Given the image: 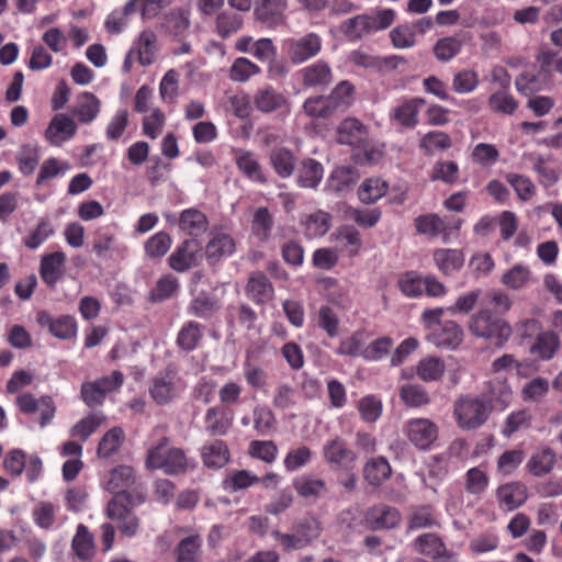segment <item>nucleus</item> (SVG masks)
I'll list each match as a JSON object with an SVG mask.
<instances>
[{
	"instance_id": "obj_1",
	"label": "nucleus",
	"mask_w": 562,
	"mask_h": 562,
	"mask_svg": "<svg viewBox=\"0 0 562 562\" xmlns=\"http://www.w3.org/2000/svg\"><path fill=\"white\" fill-rule=\"evenodd\" d=\"M145 468L150 471L160 470L166 475H182L195 468V461L179 447H171L166 436L153 443L146 453Z\"/></svg>"
},
{
	"instance_id": "obj_2",
	"label": "nucleus",
	"mask_w": 562,
	"mask_h": 562,
	"mask_svg": "<svg viewBox=\"0 0 562 562\" xmlns=\"http://www.w3.org/2000/svg\"><path fill=\"white\" fill-rule=\"evenodd\" d=\"M467 325L474 337L485 339L497 348L504 347L513 334L510 324L490 308H480L469 317Z\"/></svg>"
},
{
	"instance_id": "obj_3",
	"label": "nucleus",
	"mask_w": 562,
	"mask_h": 562,
	"mask_svg": "<svg viewBox=\"0 0 562 562\" xmlns=\"http://www.w3.org/2000/svg\"><path fill=\"white\" fill-rule=\"evenodd\" d=\"M394 19L393 9L379 10L374 14H359L346 20L341 31L349 40H360L364 35L387 29Z\"/></svg>"
},
{
	"instance_id": "obj_4",
	"label": "nucleus",
	"mask_w": 562,
	"mask_h": 562,
	"mask_svg": "<svg viewBox=\"0 0 562 562\" xmlns=\"http://www.w3.org/2000/svg\"><path fill=\"white\" fill-rule=\"evenodd\" d=\"M493 412V405L481 397H461L454 403L453 415L462 430L482 427Z\"/></svg>"
},
{
	"instance_id": "obj_5",
	"label": "nucleus",
	"mask_w": 562,
	"mask_h": 562,
	"mask_svg": "<svg viewBox=\"0 0 562 562\" xmlns=\"http://www.w3.org/2000/svg\"><path fill=\"white\" fill-rule=\"evenodd\" d=\"M134 486H136V475L132 467L117 465L111 470L106 482V490L114 495L113 497L124 495L122 501H127L132 506L142 505L146 499V495L137 488L128 491V488Z\"/></svg>"
},
{
	"instance_id": "obj_6",
	"label": "nucleus",
	"mask_w": 562,
	"mask_h": 562,
	"mask_svg": "<svg viewBox=\"0 0 562 562\" xmlns=\"http://www.w3.org/2000/svg\"><path fill=\"white\" fill-rule=\"evenodd\" d=\"M181 378L173 364H168L165 370L155 375L148 386L153 401L160 406L168 405L176 400L181 392Z\"/></svg>"
},
{
	"instance_id": "obj_7",
	"label": "nucleus",
	"mask_w": 562,
	"mask_h": 562,
	"mask_svg": "<svg viewBox=\"0 0 562 562\" xmlns=\"http://www.w3.org/2000/svg\"><path fill=\"white\" fill-rule=\"evenodd\" d=\"M124 375L121 371H113L111 375L99 378L92 382H85L80 387V396L88 407H97L104 403L109 393L122 386Z\"/></svg>"
},
{
	"instance_id": "obj_8",
	"label": "nucleus",
	"mask_w": 562,
	"mask_h": 562,
	"mask_svg": "<svg viewBox=\"0 0 562 562\" xmlns=\"http://www.w3.org/2000/svg\"><path fill=\"white\" fill-rule=\"evenodd\" d=\"M119 497H112L106 505V516L111 520L117 521L121 533L127 538L135 537L139 530V518L132 512V506L127 501Z\"/></svg>"
},
{
	"instance_id": "obj_9",
	"label": "nucleus",
	"mask_w": 562,
	"mask_h": 562,
	"mask_svg": "<svg viewBox=\"0 0 562 562\" xmlns=\"http://www.w3.org/2000/svg\"><path fill=\"white\" fill-rule=\"evenodd\" d=\"M297 80L305 89L324 91L334 82L333 69L326 60H316L296 72Z\"/></svg>"
},
{
	"instance_id": "obj_10",
	"label": "nucleus",
	"mask_w": 562,
	"mask_h": 562,
	"mask_svg": "<svg viewBox=\"0 0 562 562\" xmlns=\"http://www.w3.org/2000/svg\"><path fill=\"white\" fill-rule=\"evenodd\" d=\"M438 426L428 418H412L404 426L408 441L419 450H429L438 438Z\"/></svg>"
},
{
	"instance_id": "obj_11",
	"label": "nucleus",
	"mask_w": 562,
	"mask_h": 562,
	"mask_svg": "<svg viewBox=\"0 0 562 562\" xmlns=\"http://www.w3.org/2000/svg\"><path fill=\"white\" fill-rule=\"evenodd\" d=\"M202 245L196 238L184 239L169 256V267L183 273L199 266Z\"/></svg>"
},
{
	"instance_id": "obj_12",
	"label": "nucleus",
	"mask_w": 562,
	"mask_h": 562,
	"mask_svg": "<svg viewBox=\"0 0 562 562\" xmlns=\"http://www.w3.org/2000/svg\"><path fill=\"white\" fill-rule=\"evenodd\" d=\"M323 457L327 464L340 469H352L357 462V453L349 447L348 442L336 436L323 445Z\"/></svg>"
},
{
	"instance_id": "obj_13",
	"label": "nucleus",
	"mask_w": 562,
	"mask_h": 562,
	"mask_svg": "<svg viewBox=\"0 0 562 562\" xmlns=\"http://www.w3.org/2000/svg\"><path fill=\"white\" fill-rule=\"evenodd\" d=\"M321 50L322 38L313 32L288 42V56L294 65H300L314 58Z\"/></svg>"
},
{
	"instance_id": "obj_14",
	"label": "nucleus",
	"mask_w": 562,
	"mask_h": 562,
	"mask_svg": "<svg viewBox=\"0 0 562 562\" xmlns=\"http://www.w3.org/2000/svg\"><path fill=\"white\" fill-rule=\"evenodd\" d=\"M36 322L42 327L47 328L54 337L61 340L71 339L77 335V322L70 315L53 317L48 312L40 311L36 314Z\"/></svg>"
},
{
	"instance_id": "obj_15",
	"label": "nucleus",
	"mask_w": 562,
	"mask_h": 562,
	"mask_svg": "<svg viewBox=\"0 0 562 562\" xmlns=\"http://www.w3.org/2000/svg\"><path fill=\"white\" fill-rule=\"evenodd\" d=\"M286 0H256L254 15L268 27L276 29L285 22Z\"/></svg>"
},
{
	"instance_id": "obj_16",
	"label": "nucleus",
	"mask_w": 562,
	"mask_h": 562,
	"mask_svg": "<svg viewBox=\"0 0 562 562\" xmlns=\"http://www.w3.org/2000/svg\"><path fill=\"white\" fill-rule=\"evenodd\" d=\"M16 405L24 414H33L40 409V424L42 427H45L52 422L56 412L53 398L47 395L36 400L31 393H23L16 397Z\"/></svg>"
},
{
	"instance_id": "obj_17",
	"label": "nucleus",
	"mask_w": 562,
	"mask_h": 562,
	"mask_svg": "<svg viewBox=\"0 0 562 562\" xmlns=\"http://www.w3.org/2000/svg\"><path fill=\"white\" fill-rule=\"evenodd\" d=\"M495 496L501 509L513 512L526 503L528 490L524 483L514 481L499 485Z\"/></svg>"
},
{
	"instance_id": "obj_18",
	"label": "nucleus",
	"mask_w": 562,
	"mask_h": 562,
	"mask_svg": "<svg viewBox=\"0 0 562 562\" xmlns=\"http://www.w3.org/2000/svg\"><path fill=\"white\" fill-rule=\"evenodd\" d=\"M175 0H128L122 8L124 18L139 14L143 21L157 18L162 10L172 4Z\"/></svg>"
},
{
	"instance_id": "obj_19",
	"label": "nucleus",
	"mask_w": 562,
	"mask_h": 562,
	"mask_svg": "<svg viewBox=\"0 0 562 562\" xmlns=\"http://www.w3.org/2000/svg\"><path fill=\"white\" fill-rule=\"evenodd\" d=\"M77 132L75 121L64 113L53 116L45 131V138L54 146H60L69 140Z\"/></svg>"
},
{
	"instance_id": "obj_20",
	"label": "nucleus",
	"mask_w": 562,
	"mask_h": 562,
	"mask_svg": "<svg viewBox=\"0 0 562 562\" xmlns=\"http://www.w3.org/2000/svg\"><path fill=\"white\" fill-rule=\"evenodd\" d=\"M245 291L247 296L257 305H265L274 295L272 283L261 271H255L249 276Z\"/></svg>"
},
{
	"instance_id": "obj_21",
	"label": "nucleus",
	"mask_w": 562,
	"mask_h": 562,
	"mask_svg": "<svg viewBox=\"0 0 562 562\" xmlns=\"http://www.w3.org/2000/svg\"><path fill=\"white\" fill-rule=\"evenodd\" d=\"M252 103L257 111L261 113H272L288 108V99L272 86L258 89L254 97Z\"/></svg>"
},
{
	"instance_id": "obj_22",
	"label": "nucleus",
	"mask_w": 562,
	"mask_h": 562,
	"mask_svg": "<svg viewBox=\"0 0 562 562\" xmlns=\"http://www.w3.org/2000/svg\"><path fill=\"white\" fill-rule=\"evenodd\" d=\"M463 329L454 321H446L431 331L428 339L437 347L456 349L463 341Z\"/></svg>"
},
{
	"instance_id": "obj_23",
	"label": "nucleus",
	"mask_w": 562,
	"mask_h": 562,
	"mask_svg": "<svg viewBox=\"0 0 562 562\" xmlns=\"http://www.w3.org/2000/svg\"><path fill=\"white\" fill-rule=\"evenodd\" d=\"M220 310V300L214 294L201 291L190 301L187 313L196 318L209 321L213 318Z\"/></svg>"
},
{
	"instance_id": "obj_24",
	"label": "nucleus",
	"mask_w": 562,
	"mask_h": 562,
	"mask_svg": "<svg viewBox=\"0 0 562 562\" xmlns=\"http://www.w3.org/2000/svg\"><path fill=\"white\" fill-rule=\"evenodd\" d=\"M66 255L63 251H54L42 257L40 265V274L42 280L49 286L54 288L61 279Z\"/></svg>"
},
{
	"instance_id": "obj_25",
	"label": "nucleus",
	"mask_w": 562,
	"mask_h": 562,
	"mask_svg": "<svg viewBox=\"0 0 562 562\" xmlns=\"http://www.w3.org/2000/svg\"><path fill=\"white\" fill-rule=\"evenodd\" d=\"M201 458L206 468L222 469L229 462L231 451L225 441L214 439L202 446Z\"/></svg>"
},
{
	"instance_id": "obj_26",
	"label": "nucleus",
	"mask_w": 562,
	"mask_h": 562,
	"mask_svg": "<svg viewBox=\"0 0 562 562\" xmlns=\"http://www.w3.org/2000/svg\"><path fill=\"white\" fill-rule=\"evenodd\" d=\"M368 138L366 126L357 119H345L337 128V142L356 148Z\"/></svg>"
},
{
	"instance_id": "obj_27",
	"label": "nucleus",
	"mask_w": 562,
	"mask_h": 562,
	"mask_svg": "<svg viewBox=\"0 0 562 562\" xmlns=\"http://www.w3.org/2000/svg\"><path fill=\"white\" fill-rule=\"evenodd\" d=\"M425 103V99L419 97L407 99L393 109L391 119L403 127L414 128L418 124L419 110Z\"/></svg>"
},
{
	"instance_id": "obj_28",
	"label": "nucleus",
	"mask_w": 562,
	"mask_h": 562,
	"mask_svg": "<svg viewBox=\"0 0 562 562\" xmlns=\"http://www.w3.org/2000/svg\"><path fill=\"white\" fill-rule=\"evenodd\" d=\"M178 225L184 234L196 238L207 231L209 220L202 211L191 207L180 213Z\"/></svg>"
},
{
	"instance_id": "obj_29",
	"label": "nucleus",
	"mask_w": 562,
	"mask_h": 562,
	"mask_svg": "<svg viewBox=\"0 0 562 562\" xmlns=\"http://www.w3.org/2000/svg\"><path fill=\"white\" fill-rule=\"evenodd\" d=\"M437 269L443 276H451L460 271L464 265V255L460 249L440 248L432 254Z\"/></svg>"
},
{
	"instance_id": "obj_30",
	"label": "nucleus",
	"mask_w": 562,
	"mask_h": 562,
	"mask_svg": "<svg viewBox=\"0 0 562 562\" xmlns=\"http://www.w3.org/2000/svg\"><path fill=\"white\" fill-rule=\"evenodd\" d=\"M269 161L276 173L286 179L294 173L297 159L291 149L279 146L271 149Z\"/></svg>"
},
{
	"instance_id": "obj_31",
	"label": "nucleus",
	"mask_w": 562,
	"mask_h": 562,
	"mask_svg": "<svg viewBox=\"0 0 562 562\" xmlns=\"http://www.w3.org/2000/svg\"><path fill=\"white\" fill-rule=\"evenodd\" d=\"M360 177L358 168L353 166L337 167L329 176L328 188L335 193H344L350 190Z\"/></svg>"
},
{
	"instance_id": "obj_32",
	"label": "nucleus",
	"mask_w": 562,
	"mask_h": 562,
	"mask_svg": "<svg viewBox=\"0 0 562 562\" xmlns=\"http://www.w3.org/2000/svg\"><path fill=\"white\" fill-rule=\"evenodd\" d=\"M235 251V241L227 234H217L205 246V257L209 265L214 266L223 258Z\"/></svg>"
},
{
	"instance_id": "obj_33",
	"label": "nucleus",
	"mask_w": 562,
	"mask_h": 562,
	"mask_svg": "<svg viewBox=\"0 0 562 562\" xmlns=\"http://www.w3.org/2000/svg\"><path fill=\"white\" fill-rule=\"evenodd\" d=\"M203 329L204 326L195 321L186 322L177 335L178 348L186 352L195 350L203 339Z\"/></svg>"
},
{
	"instance_id": "obj_34",
	"label": "nucleus",
	"mask_w": 562,
	"mask_h": 562,
	"mask_svg": "<svg viewBox=\"0 0 562 562\" xmlns=\"http://www.w3.org/2000/svg\"><path fill=\"white\" fill-rule=\"evenodd\" d=\"M305 235L308 238H319L325 236L333 225V216L330 213L317 210L302 221Z\"/></svg>"
},
{
	"instance_id": "obj_35",
	"label": "nucleus",
	"mask_w": 562,
	"mask_h": 562,
	"mask_svg": "<svg viewBox=\"0 0 562 562\" xmlns=\"http://www.w3.org/2000/svg\"><path fill=\"white\" fill-rule=\"evenodd\" d=\"M295 492L304 498H318L327 493V485L323 479L314 477L311 474L296 476L292 482Z\"/></svg>"
},
{
	"instance_id": "obj_36",
	"label": "nucleus",
	"mask_w": 562,
	"mask_h": 562,
	"mask_svg": "<svg viewBox=\"0 0 562 562\" xmlns=\"http://www.w3.org/2000/svg\"><path fill=\"white\" fill-rule=\"evenodd\" d=\"M391 474V465L384 457L371 458L363 467V477L372 486H380Z\"/></svg>"
},
{
	"instance_id": "obj_37",
	"label": "nucleus",
	"mask_w": 562,
	"mask_h": 562,
	"mask_svg": "<svg viewBox=\"0 0 562 562\" xmlns=\"http://www.w3.org/2000/svg\"><path fill=\"white\" fill-rule=\"evenodd\" d=\"M387 190V181L380 177H370L359 186L358 198L364 204H374L386 194Z\"/></svg>"
},
{
	"instance_id": "obj_38",
	"label": "nucleus",
	"mask_w": 562,
	"mask_h": 562,
	"mask_svg": "<svg viewBox=\"0 0 562 562\" xmlns=\"http://www.w3.org/2000/svg\"><path fill=\"white\" fill-rule=\"evenodd\" d=\"M136 49L138 54V63L142 66H149L156 60L157 53V35L153 30H144L140 32L137 42Z\"/></svg>"
},
{
	"instance_id": "obj_39",
	"label": "nucleus",
	"mask_w": 562,
	"mask_h": 562,
	"mask_svg": "<svg viewBox=\"0 0 562 562\" xmlns=\"http://www.w3.org/2000/svg\"><path fill=\"white\" fill-rule=\"evenodd\" d=\"M370 521L373 529H391L401 521L400 512L389 505H378L370 512Z\"/></svg>"
},
{
	"instance_id": "obj_40",
	"label": "nucleus",
	"mask_w": 562,
	"mask_h": 562,
	"mask_svg": "<svg viewBox=\"0 0 562 562\" xmlns=\"http://www.w3.org/2000/svg\"><path fill=\"white\" fill-rule=\"evenodd\" d=\"M414 226L419 235L430 238L437 237L440 233L450 227L443 218L436 213H428L417 216L414 220Z\"/></svg>"
},
{
	"instance_id": "obj_41",
	"label": "nucleus",
	"mask_w": 562,
	"mask_h": 562,
	"mask_svg": "<svg viewBox=\"0 0 562 562\" xmlns=\"http://www.w3.org/2000/svg\"><path fill=\"white\" fill-rule=\"evenodd\" d=\"M323 166L313 158L302 161L297 170V184L301 188H316L323 178Z\"/></svg>"
},
{
	"instance_id": "obj_42",
	"label": "nucleus",
	"mask_w": 562,
	"mask_h": 562,
	"mask_svg": "<svg viewBox=\"0 0 562 562\" xmlns=\"http://www.w3.org/2000/svg\"><path fill=\"white\" fill-rule=\"evenodd\" d=\"M191 25L189 12L175 9L164 16L161 27L175 37H182Z\"/></svg>"
},
{
	"instance_id": "obj_43",
	"label": "nucleus",
	"mask_w": 562,
	"mask_h": 562,
	"mask_svg": "<svg viewBox=\"0 0 562 562\" xmlns=\"http://www.w3.org/2000/svg\"><path fill=\"white\" fill-rule=\"evenodd\" d=\"M305 114L313 119H329L337 110L328 95L307 98L303 103Z\"/></svg>"
},
{
	"instance_id": "obj_44",
	"label": "nucleus",
	"mask_w": 562,
	"mask_h": 562,
	"mask_svg": "<svg viewBox=\"0 0 562 562\" xmlns=\"http://www.w3.org/2000/svg\"><path fill=\"white\" fill-rule=\"evenodd\" d=\"M202 540L199 535L186 537L175 548L176 562H200Z\"/></svg>"
},
{
	"instance_id": "obj_45",
	"label": "nucleus",
	"mask_w": 562,
	"mask_h": 562,
	"mask_svg": "<svg viewBox=\"0 0 562 562\" xmlns=\"http://www.w3.org/2000/svg\"><path fill=\"white\" fill-rule=\"evenodd\" d=\"M205 430L211 436H224L229 430L232 423L226 417L225 409L221 406H213L206 411Z\"/></svg>"
},
{
	"instance_id": "obj_46",
	"label": "nucleus",
	"mask_w": 562,
	"mask_h": 562,
	"mask_svg": "<svg viewBox=\"0 0 562 562\" xmlns=\"http://www.w3.org/2000/svg\"><path fill=\"white\" fill-rule=\"evenodd\" d=\"M512 395V389L506 380L494 379L486 383V398L484 400L493 406L499 405L501 408H505L510 403Z\"/></svg>"
},
{
	"instance_id": "obj_47",
	"label": "nucleus",
	"mask_w": 562,
	"mask_h": 562,
	"mask_svg": "<svg viewBox=\"0 0 562 562\" xmlns=\"http://www.w3.org/2000/svg\"><path fill=\"white\" fill-rule=\"evenodd\" d=\"M560 347V340L555 333H540L535 344L530 347V352L538 356L541 360H550L554 357Z\"/></svg>"
},
{
	"instance_id": "obj_48",
	"label": "nucleus",
	"mask_w": 562,
	"mask_h": 562,
	"mask_svg": "<svg viewBox=\"0 0 562 562\" xmlns=\"http://www.w3.org/2000/svg\"><path fill=\"white\" fill-rule=\"evenodd\" d=\"M401 401L411 408L423 407L429 404L430 396L427 390L416 383H406L400 386Z\"/></svg>"
},
{
	"instance_id": "obj_49",
	"label": "nucleus",
	"mask_w": 562,
	"mask_h": 562,
	"mask_svg": "<svg viewBox=\"0 0 562 562\" xmlns=\"http://www.w3.org/2000/svg\"><path fill=\"white\" fill-rule=\"evenodd\" d=\"M416 551L434 560L443 558L447 553L443 541L435 533L420 535L415 540Z\"/></svg>"
},
{
	"instance_id": "obj_50",
	"label": "nucleus",
	"mask_w": 562,
	"mask_h": 562,
	"mask_svg": "<svg viewBox=\"0 0 562 562\" xmlns=\"http://www.w3.org/2000/svg\"><path fill=\"white\" fill-rule=\"evenodd\" d=\"M252 358L254 353L247 351L243 364L244 378L249 386L261 390L268 383V375L262 367L256 363Z\"/></svg>"
},
{
	"instance_id": "obj_51",
	"label": "nucleus",
	"mask_w": 562,
	"mask_h": 562,
	"mask_svg": "<svg viewBox=\"0 0 562 562\" xmlns=\"http://www.w3.org/2000/svg\"><path fill=\"white\" fill-rule=\"evenodd\" d=\"M273 227V217L269 209L266 206L258 207L251 220L252 235L259 241H267L270 238Z\"/></svg>"
},
{
	"instance_id": "obj_52",
	"label": "nucleus",
	"mask_w": 562,
	"mask_h": 562,
	"mask_svg": "<svg viewBox=\"0 0 562 562\" xmlns=\"http://www.w3.org/2000/svg\"><path fill=\"white\" fill-rule=\"evenodd\" d=\"M100 112V101L91 92H83L74 110V115L80 123H91Z\"/></svg>"
},
{
	"instance_id": "obj_53",
	"label": "nucleus",
	"mask_w": 562,
	"mask_h": 562,
	"mask_svg": "<svg viewBox=\"0 0 562 562\" xmlns=\"http://www.w3.org/2000/svg\"><path fill=\"white\" fill-rule=\"evenodd\" d=\"M260 482V477L247 470H235L227 474L223 481V488L229 493L246 490Z\"/></svg>"
},
{
	"instance_id": "obj_54",
	"label": "nucleus",
	"mask_w": 562,
	"mask_h": 562,
	"mask_svg": "<svg viewBox=\"0 0 562 562\" xmlns=\"http://www.w3.org/2000/svg\"><path fill=\"white\" fill-rule=\"evenodd\" d=\"M336 241L344 243L350 257L357 256L361 249L362 240L359 231L352 225H341L331 235Z\"/></svg>"
},
{
	"instance_id": "obj_55",
	"label": "nucleus",
	"mask_w": 562,
	"mask_h": 562,
	"mask_svg": "<svg viewBox=\"0 0 562 562\" xmlns=\"http://www.w3.org/2000/svg\"><path fill=\"white\" fill-rule=\"evenodd\" d=\"M257 319L258 315L256 311L246 303L231 305L228 307L227 322L231 325L236 321L238 325L246 330H252L255 329Z\"/></svg>"
},
{
	"instance_id": "obj_56",
	"label": "nucleus",
	"mask_w": 562,
	"mask_h": 562,
	"mask_svg": "<svg viewBox=\"0 0 562 562\" xmlns=\"http://www.w3.org/2000/svg\"><path fill=\"white\" fill-rule=\"evenodd\" d=\"M446 370L443 360L438 357H427L422 359L417 367V376L424 382H432L441 379Z\"/></svg>"
},
{
	"instance_id": "obj_57",
	"label": "nucleus",
	"mask_w": 562,
	"mask_h": 562,
	"mask_svg": "<svg viewBox=\"0 0 562 562\" xmlns=\"http://www.w3.org/2000/svg\"><path fill=\"white\" fill-rule=\"evenodd\" d=\"M238 169L250 180L259 183H267V178L262 172L261 166L255 155L250 151H243L236 158Z\"/></svg>"
},
{
	"instance_id": "obj_58",
	"label": "nucleus",
	"mask_w": 562,
	"mask_h": 562,
	"mask_svg": "<svg viewBox=\"0 0 562 562\" xmlns=\"http://www.w3.org/2000/svg\"><path fill=\"white\" fill-rule=\"evenodd\" d=\"M71 548L76 555L82 561H87L92 558L94 553L93 537L85 525H79L77 527V532L72 539Z\"/></svg>"
},
{
	"instance_id": "obj_59",
	"label": "nucleus",
	"mask_w": 562,
	"mask_h": 562,
	"mask_svg": "<svg viewBox=\"0 0 562 562\" xmlns=\"http://www.w3.org/2000/svg\"><path fill=\"white\" fill-rule=\"evenodd\" d=\"M555 463V453L550 448H543L532 454L528 461L529 472L535 476H541L549 473Z\"/></svg>"
},
{
	"instance_id": "obj_60",
	"label": "nucleus",
	"mask_w": 562,
	"mask_h": 562,
	"mask_svg": "<svg viewBox=\"0 0 562 562\" xmlns=\"http://www.w3.org/2000/svg\"><path fill=\"white\" fill-rule=\"evenodd\" d=\"M243 24L244 20L240 14L223 11L216 16L215 29L222 38H227L237 33Z\"/></svg>"
},
{
	"instance_id": "obj_61",
	"label": "nucleus",
	"mask_w": 562,
	"mask_h": 562,
	"mask_svg": "<svg viewBox=\"0 0 562 562\" xmlns=\"http://www.w3.org/2000/svg\"><path fill=\"white\" fill-rule=\"evenodd\" d=\"M398 289L407 297H419L424 294V276L417 271H406L397 281Z\"/></svg>"
},
{
	"instance_id": "obj_62",
	"label": "nucleus",
	"mask_w": 562,
	"mask_h": 562,
	"mask_svg": "<svg viewBox=\"0 0 562 562\" xmlns=\"http://www.w3.org/2000/svg\"><path fill=\"white\" fill-rule=\"evenodd\" d=\"M505 180L510 184L518 199L522 202L530 201L536 194V186L531 179L525 175L508 172L505 175Z\"/></svg>"
},
{
	"instance_id": "obj_63",
	"label": "nucleus",
	"mask_w": 562,
	"mask_h": 562,
	"mask_svg": "<svg viewBox=\"0 0 562 562\" xmlns=\"http://www.w3.org/2000/svg\"><path fill=\"white\" fill-rule=\"evenodd\" d=\"M172 245L171 236L161 231L150 236L144 245V250L147 257L157 259L164 257Z\"/></svg>"
},
{
	"instance_id": "obj_64",
	"label": "nucleus",
	"mask_w": 562,
	"mask_h": 562,
	"mask_svg": "<svg viewBox=\"0 0 562 562\" xmlns=\"http://www.w3.org/2000/svg\"><path fill=\"white\" fill-rule=\"evenodd\" d=\"M462 48V42L456 36L439 38L434 45V54L439 61L447 63L456 57Z\"/></svg>"
}]
</instances>
